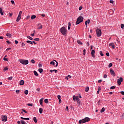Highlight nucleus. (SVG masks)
<instances>
[{
	"instance_id": "obj_60",
	"label": "nucleus",
	"mask_w": 124,
	"mask_h": 124,
	"mask_svg": "<svg viewBox=\"0 0 124 124\" xmlns=\"http://www.w3.org/2000/svg\"><path fill=\"white\" fill-rule=\"evenodd\" d=\"M121 94H122L123 95H124V91L121 92Z\"/></svg>"
},
{
	"instance_id": "obj_46",
	"label": "nucleus",
	"mask_w": 124,
	"mask_h": 124,
	"mask_svg": "<svg viewBox=\"0 0 124 124\" xmlns=\"http://www.w3.org/2000/svg\"><path fill=\"white\" fill-rule=\"evenodd\" d=\"M3 60H4V61H6V62H8V59H7L5 57L3 58Z\"/></svg>"
},
{
	"instance_id": "obj_58",
	"label": "nucleus",
	"mask_w": 124,
	"mask_h": 124,
	"mask_svg": "<svg viewBox=\"0 0 124 124\" xmlns=\"http://www.w3.org/2000/svg\"><path fill=\"white\" fill-rule=\"evenodd\" d=\"M83 8V7H82V6H80L79 7V10H82V9Z\"/></svg>"
},
{
	"instance_id": "obj_44",
	"label": "nucleus",
	"mask_w": 124,
	"mask_h": 124,
	"mask_svg": "<svg viewBox=\"0 0 124 124\" xmlns=\"http://www.w3.org/2000/svg\"><path fill=\"white\" fill-rule=\"evenodd\" d=\"M121 29H122V30H124V25L123 24H122L121 25Z\"/></svg>"
},
{
	"instance_id": "obj_53",
	"label": "nucleus",
	"mask_w": 124,
	"mask_h": 124,
	"mask_svg": "<svg viewBox=\"0 0 124 124\" xmlns=\"http://www.w3.org/2000/svg\"><path fill=\"white\" fill-rule=\"evenodd\" d=\"M11 2L12 4H14L15 3V2H14V0H12L11 1Z\"/></svg>"
},
{
	"instance_id": "obj_38",
	"label": "nucleus",
	"mask_w": 124,
	"mask_h": 124,
	"mask_svg": "<svg viewBox=\"0 0 124 124\" xmlns=\"http://www.w3.org/2000/svg\"><path fill=\"white\" fill-rule=\"evenodd\" d=\"M25 45H26L25 44V43H23H23H22V44H21V47H22V48H24V46H25Z\"/></svg>"
},
{
	"instance_id": "obj_25",
	"label": "nucleus",
	"mask_w": 124,
	"mask_h": 124,
	"mask_svg": "<svg viewBox=\"0 0 124 124\" xmlns=\"http://www.w3.org/2000/svg\"><path fill=\"white\" fill-rule=\"evenodd\" d=\"M70 27H71V23L70 22H68V30H70Z\"/></svg>"
},
{
	"instance_id": "obj_32",
	"label": "nucleus",
	"mask_w": 124,
	"mask_h": 124,
	"mask_svg": "<svg viewBox=\"0 0 124 124\" xmlns=\"http://www.w3.org/2000/svg\"><path fill=\"white\" fill-rule=\"evenodd\" d=\"M100 55L101 57H103V56H104V54H103V52H102V51H100Z\"/></svg>"
},
{
	"instance_id": "obj_10",
	"label": "nucleus",
	"mask_w": 124,
	"mask_h": 124,
	"mask_svg": "<svg viewBox=\"0 0 124 124\" xmlns=\"http://www.w3.org/2000/svg\"><path fill=\"white\" fill-rule=\"evenodd\" d=\"M110 74L112 75V76H116V73H115V71L112 70V69H110Z\"/></svg>"
},
{
	"instance_id": "obj_13",
	"label": "nucleus",
	"mask_w": 124,
	"mask_h": 124,
	"mask_svg": "<svg viewBox=\"0 0 124 124\" xmlns=\"http://www.w3.org/2000/svg\"><path fill=\"white\" fill-rule=\"evenodd\" d=\"M91 23V20L88 19L85 21V25L86 27H88V24H90Z\"/></svg>"
},
{
	"instance_id": "obj_5",
	"label": "nucleus",
	"mask_w": 124,
	"mask_h": 124,
	"mask_svg": "<svg viewBox=\"0 0 124 124\" xmlns=\"http://www.w3.org/2000/svg\"><path fill=\"white\" fill-rule=\"evenodd\" d=\"M96 34L97 37H100L101 35L102 34V32H101V29H99V28H97L96 30Z\"/></svg>"
},
{
	"instance_id": "obj_64",
	"label": "nucleus",
	"mask_w": 124,
	"mask_h": 124,
	"mask_svg": "<svg viewBox=\"0 0 124 124\" xmlns=\"http://www.w3.org/2000/svg\"><path fill=\"white\" fill-rule=\"evenodd\" d=\"M59 103H62V100L61 99L59 100Z\"/></svg>"
},
{
	"instance_id": "obj_41",
	"label": "nucleus",
	"mask_w": 124,
	"mask_h": 124,
	"mask_svg": "<svg viewBox=\"0 0 124 124\" xmlns=\"http://www.w3.org/2000/svg\"><path fill=\"white\" fill-rule=\"evenodd\" d=\"M50 64H52V65H55V62H54V61L51 62Z\"/></svg>"
},
{
	"instance_id": "obj_45",
	"label": "nucleus",
	"mask_w": 124,
	"mask_h": 124,
	"mask_svg": "<svg viewBox=\"0 0 124 124\" xmlns=\"http://www.w3.org/2000/svg\"><path fill=\"white\" fill-rule=\"evenodd\" d=\"M13 78V77H9V78H8V80H9L10 81H11V80Z\"/></svg>"
},
{
	"instance_id": "obj_12",
	"label": "nucleus",
	"mask_w": 124,
	"mask_h": 124,
	"mask_svg": "<svg viewBox=\"0 0 124 124\" xmlns=\"http://www.w3.org/2000/svg\"><path fill=\"white\" fill-rule=\"evenodd\" d=\"M94 54H95V51L93 49L91 51V55H92V57H93V58H95V56L94 55Z\"/></svg>"
},
{
	"instance_id": "obj_8",
	"label": "nucleus",
	"mask_w": 124,
	"mask_h": 124,
	"mask_svg": "<svg viewBox=\"0 0 124 124\" xmlns=\"http://www.w3.org/2000/svg\"><path fill=\"white\" fill-rule=\"evenodd\" d=\"M122 82H123V78H120L119 79L117 80V83H118V86L121 85V83H122Z\"/></svg>"
},
{
	"instance_id": "obj_40",
	"label": "nucleus",
	"mask_w": 124,
	"mask_h": 124,
	"mask_svg": "<svg viewBox=\"0 0 124 124\" xmlns=\"http://www.w3.org/2000/svg\"><path fill=\"white\" fill-rule=\"evenodd\" d=\"M16 92L17 94H19V93H20V90H16Z\"/></svg>"
},
{
	"instance_id": "obj_50",
	"label": "nucleus",
	"mask_w": 124,
	"mask_h": 124,
	"mask_svg": "<svg viewBox=\"0 0 124 124\" xmlns=\"http://www.w3.org/2000/svg\"><path fill=\"white\" fill-rule=\"evenodd\" d=\"M12 15H13V13H9V17H12Z\"/></svg>"
},
{
	"instance_id": "obj_48",
	"label": "nucleus",
	"mask_w": 124,
	"mask_h": 124,
	"mask_svg": "<svg viewBox=\"0 0 124 124\" xmlns=\"http://www.w3.org/2000/svg\"><path fill=\"white\" fill-rule=\"evenodd\" d=\"M31 63H35V61H34V60L32 59L31 60Z\"/></svg>"
},
{
	"instance_id": "obj_35",
	"label": "nucleus",
	"mask_w": 124,
	"mask_h": 124,
	"mask_svg": "<svg viewBox=\"0 0 124 124\" xmlns=\"http://www.w3.org/2000/svg\"><path fill=\"white\" fill-rule=\"evenodd\" d=\"M112 66H113V64L112 63H110L108 67H109V68H110V67H112Z\"/></svg>"
},
{
	"instance_id": "obj_3",
	"label": "nucleus",
	"mask_w": 124,
	"mask_h": 124,
	"mask_svg": "<svg viewBox=\"0 0 124 124\" xmlns=\"http://www.w3.org/2000/svg\"><path fill=\"white\" fill-rule=\"evenodd\" d=\"M88 122H90V118L89 117H85L82 120H80L78 122V124H85Z\"/></svg>"
},
{
	"instance_id": "obj_22",
	"label": "nucleus",
	"mask_w": 124,
	"mask_h": 124,
	"mask_svg": "<svg viewBox=\"0 0 124 124\" xmlns=\"http://www.w3.org/2000/svg\"><path fill=\"white\" fill-rule=\"evenodd\" d=\"M36 18V16L35 15H32L31 16V20H33L34 19H35Z\"/></svg>"
},
{
	"instance_id": "obj_29",
	"label": "nucleus",
	"mask_w": 124,
	"mask_h": 124,
	"mask_svg": "<svg viewBox=\"0 0 124 124\" xmlns=\"http://www.w3.org/2000/svg\"><path fill=\"white\" fill-rule=\"evenodd\" d=\"M89 90H90V88H89V87H86L85 91L86 93H87V92H89Z\"/></svg>"
},
{
	"instance_id": "obj_55",
	"label": "nucleus",
	"mask_w": 124,
	"mask_h": 124,
	"mask_svg": "<svg viewBox=\"0 0 124 124\" xmlns=\"http://www.w3.org/2000/svg\"><path fill=\"white\" fill-rule=\"evenodd\" d=\"M57 97H58V99L59 100V99H61V95H58V96H57Z\"/></svg>"
},
{
	"instance_id": "obj_36",
	"label": "nucleus",
	"mask_w": 124,
	"mask_h": 124,
	"mask_svg": "<svg viewBox=\"0 0 124 124\" xmlns=\"http://www.w3.org/2000/svg\"><path fill=\"white\" fill-rule=\"evenodd\" d=\"M100 91H101V88H100V87H99L98 89V91H97V93L98 94L99 93Z\"/></svg>"
},
{
	"instance_id": "obj_7",
	"label": "nucleus",
	"mask_w": 124,
	"mask_h": 124,
	"mask_svg": "<svg viewBox=\"0 0 124 124\" xmlns=\"http://www.w3.org/2000/svg\"><path fill=\"white\" fill-rule=\"evenodd\" d=\"M21 18H22V11H20L18 14V16L16 18V22H19L20 20H21Z\"/></svg>"
},
{
	"instance_id": "obj_27",
	"label": "nucleus",
	"mask_w": 124,
	"mask_h": 124,
	"mask_svg": "<svg viewBox=\"0 0 124 124\" xmlns=\"http://www.w3.org/2000/svg\"><path fill=\"white\" fill-rule=\"evenodd\" d=\"M33 73L35 76H38V73H37V72H36V71H34Z\"/></svg>"
},
{
	"instance_id": "obj_16",
	"label": "nucleus",
	"mask_w": 124,
	"mask_h": 124,
	"mask_svg": "<svg viewBox=\"0 0 124 124\" xmlns=\"http://www.w3.org/2000/svg\"><path fill=\"white\" fill-rule=\"evenodd\" d=\"M20 119H21V120H25L26 121H30V118L21 117Z\"/></svg>"
},
{
	"instance_id": "obj_54",
	"label": "nucleus",
	"mask_w": 124,
	"mask_h": 124,
	"mask_svg": "<svg viewBox=\"0 0 124 124\" xmlns=\"http://www.w3.org/2000/svg\"><path fill=\"white\" fill-rule=\"evenodd\" d=\"M103 78H107V75L105 74L103 76Z\"/></svg>"
},
{
	"instance_id": "obj_51",
	"label": "nucleus",
	"mask_w": 124,
	"mask_h": 124,
	"mask_svg": "<svg viewBox=\"0 0 124 124\" xmlns=\"http://www.w3.org/2000/svg\"><path fill=\"white\" fill-rule=\"evenodd\" d=\"M39 67H42V64L40 63L38 64Z\"/></svg>"
},
{
	"instance_id": "obj_23",
	"label": "nucleus",
	"mask_w": 124,
	"mask_h": 124,
	"mask_svg": "<svg viewBox=\"0 0 124 124\" xmlns=\"http://www.w3.org/2000/svg\"><path fill=\"white\" fill-rule=\"evenodd\" d=\"M77 42L78 44H79V45H83V43L81 42V41H80V40H78L77 41Z\"/></svg>"
},
{
	"instance_id": "obj_37",
	"label": "nucleus",
	"mask_w": 124,
	"mask_h": 124,
	"mask_svg": "<svg viewBox=\"0 0 124 124\" xmlns=\"http://www.w3.org/2000/svg\"><path fill=\"white\" fill-rule=\"evenodd\" d=\"M34 40L35 41H39V40H40L38 38H36L34 39Z\"/></svg>"
},
{
	"instance_id": "obj_9",
	"label": "nucleus",
	"mask_w": 124,
	"mask_h": 124,
	"mask_svg": "<svg viewBox=\"0 0 124 124\" xmlns=\"http://www.w3.org/2000/svg\"><path fill=\"white\" fill-rule=\"evenodd\" d=\"M1 118L2 122H6L7 121V116L6 115L2 116Z\"/></svg>"
},
{
	"instance_id": "obj_18",
	"label": "nucleus",
	"mask_w": 124,
	"mask_h": 124,
	"mask_svg": "<svg viewBox=\"0 0 124 124\" xmlns=\"http://www.w3.org/2000/svg\"><path fill=\"white\" fill-rule=\"evenodd\" d=\"M54 71L55 72V73H57L58 72V70H50V72H51V73H53V72H54Z\"/></svg>"
},
{
	"instance_id": "obj_1",
	"label": "nucleus",
	"mask_w": 124,
	"mask_h": 124,
	"mask_svg": "<svg viewBox=\"0 0 124 124\" xmlns=\"http://www.w3.org/2000/svg\"><path fill=\"white\" fill-rule=\"evenodd\" d=\"M60 31L62 35H66V34H67V29L63 26L60 29Z\"/></svg>"
},
{
	"instance_id": "obj_61",
	"label": "nucleus",
	"mask_w": 124,
	"mask_h": 124,
	"mask_svg": "<svg viewBox=\"0 0 124 124\" xmlns=\"http://www.w3.org/2000/svg\"><path fill=\"white\" fill-rule=\"evenodd\" d=\"M7 43H8V44H11V43L9 41H6Z\"/></svg>"
},
{
	"instance_id": "obj_42",
	"label": "nucleus",
	"mask_w": 124,
	"mask_h": 124,
	"mask_svg": "<svg viewBox=\"0 0 124 124\" xmlns=\"http://www.w3.org/2000/svg\"><path fill=\"white\" fill-rule=\"evenodd\" d=\"M21 123L22 124H26V122L24 120H21Z\"/></svg>"
},
{
	"instance_id": "obj_4",
	"label": "nucleus",
	"mask_w": 124,
	"mask_h": 124,
	"mask_svg": "<svg viewBox=\"0 0 124 124\" xmlns=\"http://www.w3.org/2000/svg\"><path fill=\"white\" fill-rule=\"evenodd\" d=\"M83 21H84V18L83 17V16H79L77 18V20L76 21V25H79V24H80V23H82Z\"/></svg>"
},
{
	"instance_id": "obj_57",
	"label": "nucleus",
	"mask_w": 124,
	"mask_h": 124,
	"mask_svg": "<svg viewBox=\"0 0 124 124\" xmlns=\"http://www.w3.org/2000/svg\"><path fill=\"white\" fill-rule=\"evenodd\" d=\"M15 42L16 44H18V43H19V42H18V41H17V40H15Z\"/></svg>"
},
{
	"instance_id": "obj_19",
	"label": "nucleus",
	"mask_w": 124,
	"mask_h": 124,
	"mask_svg": "<svg viewBox=\"0 0 124 124\" xmlns=\"http://www.w3.org/2000/svg\"><path fill=\"white\" fill-rule=\"evenodd\" d=\"M2 8H0V14H1V15H3V13H4V12H3V11H2Z\"/></svg>"
},
{
	"instance_id": "obj_59",
	"label": "nucleus",
	"mask_w": 124,
	"mask_h": 124,
	"mask_svg": "<svg viewBox=\"0 0 124 124\" xmlns=\"http://www.w3.org/2000/svg\"><path fill=\"white\" fill-rule=\"evenodd\" d=\"M109 2H110V3H113L114 1H113V0H110L109 1Z\"/></svg>"
},
{
	"instance_id": "obj_39",
	"label": "nucleus",
	"mask_w": 124,
	"mask_h": 124,
	"mask_svg": "<svg viewBox=\"0 0 124 124\" xmlns=\"http://www.w3.org/2000/svg\"><path fill=\"white\" fill-rule=\"evenodd\" d=\"M114 89H116V87L115 86H113L110 87V90H114Z\"/></svg>"
},
{
	"instance_id": "obj_26",
	"label": "nucleus",
	"mask_w": 124,
	"mask_h": 124,
	"mask_svg": "<svg viewBox=\"0 0 124 124\" xmlns=\"http://www.w3.org/2000/svg\"><path fill=\"white\" fill-rule=\"evenodd\" d=\"M27 43H29V44H31V45H33V44H32V42L31 41H27Z\"/></svg>"
},
{
	"instance_id": "obj_24",
	"label": "nucleus",
	"mask_w": 124,
	"mask_h": 124,
	"mask_svg": "<svg viewBox=\"0 0 124 124\" xmlns=\"http://www.w3.org/2000/svg\"><path fill=\"white\" fill-rule=\"evenodd\" d=\"M38 71L40 73H42L43 72V69L42 68H39L38 69Z\"/></svg>"
},
{
	"instance_id": "obj_49",
	"label": "nucleus",
	"mask_w": 124,
	"mask_h": 124,
	"mask_svg": "<svg viewBox=\"0 0 124 124\" xmlns=\"http://www.w3.org/2000/svg\"><path fill=\"white\" fill-rule=\"evenodd\" d=\"M22 111H23V112H24V113H28V111H27L26 110L22 109Z\"/></svg>"
},
{
	"instance_id": "obj_47",
	"label": "nucleus",
	"mask_w": 124,
	"mask_h": 124,
	"mask_svg": "<svg viewBox=\"0 0 124 124\" xmlns=\"http://www.w3.org/2000/svg\"><path fill=\"white\" fill-rule=\"evenodd\" d=\"M106 56H107V57H109L110 56V54L109 53V52H107L106 53Z\"/></svg>"
},
{
	"instance_id": "obj_30",
	"label": "nucleus",
	"mask_w": 124,
	"mask_h": 124,
	"mask_svg": "<svg viewBox=\"0 0 124 124\" xmlns=\"http://www.w3.org/2000/svg\"><path fill=\"white\" fill-rule=\"evenodd\" d=\"M33 121L34 123H37V119H36V117H33Z\"/></svg>"
},
{
	"instance_id": "obj_43",
	"label": "nucleus",
	"mask_w": 124,
	"mask_h": 124,
	"mask_svg": "<svg viewBox=\"0 0 124 124\" xmlns=\"http://www.w3.org/2000/svg\"><path fill=\"white\" fill-rule=\"evenodd\" d=\"M6 70H8V68H7V67H5L3 69V71H6Z\"/></svg>"
},
{
	"instance_id": "obj_33",
	"label": "nucleus",
	"mask_w": 124,
	"mask_h": 124,
	"mask_svg": "<svg viewBox=\"0 0 124 124\" xmlns=\"http://www.w3.org/2000/svg\"><path fill=\"white\" fill-rule=\"evenodd\" d=\"M104 111H105V108H103L101 109L100 112H101V113H103V112H104Z\"/></svg>"
},
{
	"instance_id": "obj_2",
	"label": "nucleus",
	"mask_w": 124,
	"mask_h": 124,
	"mask_svg": "<svg viewBox=\"0 0 124 124\" xmlns=\"http://www.w3.org/2000/svg\"><path fill=\"white\" fill-rule=\"evenodd\" d=\"M73 98L74 101H77L78 106H80L81 105V101L80 100V99H79V97H78V96L74 95Z\"/></svg>"
},
{
	"instance_id": "obj_28",
	"label": "nucleus",
	"mask_w": 124,
	"mask_h": 124,
	"mask_svg": "<svg viewBox=\"0 0 124 124\" xmlns=\"http://www.w3.org/2000/svg\"><path fill=\"white\" fill-rule=\"evenodd\" d=\"M44 102H45V103H46V104H48L49 103V101H48V99H45Z\"/></svg>"
},
{
	"instance_id": "obj_6",
	"label": "nucleus",
	"mask_w": 124,
	"mask_h": 124,
	"mask_svg": "<svg viewBox=\"0 0 124 124\" xmlns=\"http://www.w3.org/2000/svg\"><path fill=\"white\" fill-rule=\"evenodd\" d=\"M19 62H20V63H22V64H24L25 65H27V64H29V61L28 60L20 59L19 60Z\"/></svg>"
},
{
	"instance_id": "obj_14",
	"label": "nucleus",
	"mask_w": 124,
	"mask_h": 124,
	"mask_svg": "<svg viewBox=\"0 0 124 124\" xmlns=\"http://www.w3.org/2000/svg\"><path fill=\"white\" fill-rule=\"evenodd\" d=\"M39 102H40V105H41V106H43V98H41L40 101H39Z\"/></svg>"
},
{
	"instance_id": "obj_31",
	"label": "nucleus",
	"mask_w": 124,
	"mask_h": 124,
	"mask_svg": "<svg viewBox=\"0 0 124 124\" xmlns=\"http://www.w3.org/2000/svg\"><path fill=\"white\" fill-rule=\"evenodd\" d=\"M24 93H25V94H26L27 95L29 93V91H28L27 90H25L24 91Z\"/></svg>"
},
{
	"instance_id": "obj_63",
	"label": "nucleus",
	"mask_w": 124,
	"mask_h": 124,
	"mask_svg": "<svg viewBox=\"0 0 124 124\" xmlns=\"http://www.w3.org/2000/svg\"><path fill=\"white\" fill-rule=\"evenodd\" d=\"M42 17H45V15L44 14H42L41 15Z\"/></svg>"
},
{
	"instance_id": "obj_15",
	"label": "nucleus",
	"mask_w": 124,
	"mask_h": 124,
	"mask_svg": "<svg viewBox=\"0 0 124 124\" xmlns=\"http://www.w3.org/2000/svg\"><path fill=\"white\" fill-rule=\"evenodd\" d=\"M24 84H25V82L24 81V80H21L20 81L19 85L22 86V85H24Z\"/></svg>"
},
{
	"instance_id": "obj_11",
	"label": "nucleus",
	"mask_w": 124,
	"mask_h": 124,
	"mask_svg": "<svg viewBox=\"0 0 124 124\" xmlns=\"http://www.w3.org/2000/svg\"><path fill=\"white\" fill-rule=\"evenodd\" d=\"M109 46H111L112 49H115V44H114V43H110L109 44Z\"/></svg>"
},
{
	"instance_id": "obj_52",
	"label": "nucleus",
	"mask_w": 124,
	"mask_h": 124,
	"mask_svg": "<svg viewBox=\"0 0 124 124\" xmlns=\"http://www.w3.org/2000/svg\"><path fill=\"white\" fill-rule=\"evenodd\" d=\"M83 55L84 56H85V55H86V49H84L83 50Z\"/></svg>"
},
{
	"instance_id": "obj_62",
	"label": "nucleus",
	"mask_w": 124,
	"mask_h": 124,
	"mask_svg": "<svg viewBox=\"0 0 124 124\" xmlns=\"http://www.w3.org/2000/svg\"><path fill=\"white\" fill-rule=\"evenodd\" d=\"M101 82H102V80L100 79L98 81V83H101Z\"/></svg>"
},
{
	"instance_id": "obj_17",
	"label": "nucleus",
	"mask_w": 124,
	"mask_h": 124,
	"mask_svg": "<svg viewBox=\"0 0 124 124\" xmlns=\"http://www.w3.org/2000/svg\"><path fill=\"white\" fill-rule=\"evenodd\" d=\"M38 26H39V27L38 28V30H41V29H42V28H43L42 25L39 24H38Z\"/></svg>"
},
{
	"instance_id": "obj_20",
	"label": "nucleus",
	"mask_w": 124,
	"mask_h": 124,
	"mask_svg": "<svg viewBox=\"0 0 124 124\" xmlns=\"http://www.w3.org/2000/svg\"><path fill=\"white\" fill-rule=\"evenodd\" d=\"M6 36H8V37H9V38H11V36H12L11 34H10L9 33H7L6 34Z\"/></svg>"
},
{
	"instance_id": "obj_34",
	"label": "nucleus",
	"mask_w": 124,
	"mask_h": 124,
	"mask_svg": "<svg viewBox=\"0 0 124 124\" xmlns=\"http://www.w3.org/2000/svg\"><path fill=\"white\" fill-rule=\"evenodd\" d=\"M27 38H28L29 39H30V40H32V39H33V38H32V37H31L30 36H27Z\"/></svg>"
},
{
	"instance_id": "obj_56",
	"label": "nucleus",
	"mask_w": 124,
	"mask_h": 124,
	"mask_svg": "<svg viewBox=\"0 0 124 124\" xmlns=\"http://www.w3.org/2000/svg\"><path fill=\"white\" fill-rule=\"evenodd\" d=\"M27 105H28V106H32V104L29 103V104H27Z\"/></svg>"
},
{
	"instance_id": "obj_21",
	"label": "nucleus",
	"mask_w": 124,
	"mask_h": 124,
	"mask_svg": "<svg viewBox=\"0 0 124 124\" xmlns=\"http://www.w3.org/2000/svg\"><path fill=\"white\" fill-rule=\"evenodd\" d=\"M39 111L40 114H42V112H43V108H40L39 109Z\"/></svg>"
}]
</instances>
